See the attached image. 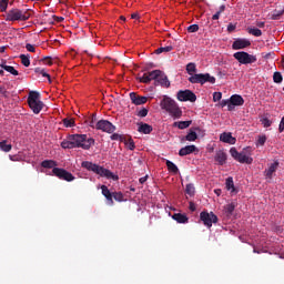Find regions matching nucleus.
Wrapping results in <instances>:
<instances>
[{
  "label": "nucleus",
  "mask_w": 284,
  "mask_h": 284,
  "mask_svg": "<svg viewBox=\"0 0 284 284\" xmlns=\"http://www.w3.org/2000/svg\"><path fill=\"white\" fill-rule=\"evenodd\" d=\"M252 45V42L245 38H237L233 43H232V49L233 50H245V48H250Z\"/></svg>",
  "instance_id": "obj_12"
},
{
  "label": "nucleus",
  "mask_w": 284,
  "mask_h": 284,
  "mask_svg": "<svg viewBox=\"0 0 284 284\" xmlns=\"http://www.w3.org/2000/svg\"><path fill=\"white\" fill-rule=\"evenodd\" d=\"M112 199H114V201H118L119 203L123 202V194L121 192H113Z\"/></svg>",
  "instance_id": "obj_43"
},
{
  "label": "nucleus",
  "mask_w": 284,
  "mask_h": 284,
  "mask_svg": "<svg viewBox=\"0 0 284 284\" xmlns=\"http://www.w3.org/2000/svg\"><path fill=\"white\" fill-rule=\"evenodd\" d=\"M283 16H284V10H275L273 11L271 19L273 21H278V19H281V17Z\"/></svg>",
  "instance_id": "obj_35"
},
{
  "label": "nucleus",
  "mask_w": 284,
  "mask_h": 284,
  "mask_svg": "<svg viewBox=\"0 0 284 284\" xmlns=\"http://www.w3.org/2000/svg\"><path fill=\"white\" fill-rule=\"evenodd\" d=\"M184 139L185 141H196V139H199V135L196 134V132L190 131Z\"/></svg>",
  "instance_id": "obj_38"
},
{
  "label": "nucleus",
  "mask_w": 284,
  "mask_h": 284,
  "mask_svg": "<svg viewBox=\"0 0 284 284\" xmlns=\"http://www.w3.org/2000/svg\"><path fill=\"white\" fill-rule=\"evenodd\" d=\"M200 219L206 227H212V223H219V216L214 212L203 211L200 213Z\"/></svg>",
  "instance_id": "obj_8"
},
{
  "label": "nucleus",
  "mask_w": 284,
  "mask_h": 284,
  "mask_svg": "<svg viewBox=\"0 0 284 284\" xmlns=\"http://www.w3.org/2000/svg\"><path fill=\"white\" fill-rule=\"evenodd\" d=\"M173 221H176V223H187L190 221V219L187 217V215L185 213H174L172 215Z\"/></svg>",
  "instance_id": "obj_21"
},
{
  "label": "nucleus",
  "mask_w": 284,
  "mask_h": 284,
  "mask_svg": "<svg viewBox=\"0 0 284 284\" xmlns=\"http://www.w3.org/2000/svg\"><path fill=\"white\" fill-rule=\"evenodd\" d=\"M221 99H223V93H221V92H214L213 93V101H214V103L221 101Z\"/></svg>",
  "instance_id": "obj_50"
},
{
  "label": "nucleus",
  "mask_w": 284,
  "mask_h": 284,
  "mask_svg": "<svg viewBox=\"0 0 284 284\" xmlns=\"http://www.w3.org/2000/svg\"><path fill=\"white\" fill-rule=\"evenodd\" d=\"M94 121H97V116H92V120L90 121V128H97V125H94Z\"/></svg>",
  "instance_id": "obj_60"
},
{
  "label": "nucleus",
  "mask_w": 284,
  "mask_h": 284,
  "mask_svg": "<svg viewBox=\"0 0 284 284\" xmlns=\"http://www.w3.org/2000/svg\"><path fill=\"white\" fill-rule=\"evenodd\" d=\"M81 168H84V170H88V172H93L94 174H98L99 176H102L104 179H111L112 181H119V175L112 173V171L99 165L94 164L90 161H83L81 163Z\"/></svg>",
  "instance_id": "obj_2"
},
{
  "label": "nucleus",
  "mask_w": 284,
  "mask_h": 284,
  "mask_svg": "<svg viewBox=\"0 0 284 284\" xmlns=\"http://www.w3.org/2000/svg\"><path fill=\"white\" fill-rule=\"evenodd\" d=\"M131 19H139V13H132Z\"/></svg>",
  "instance_id": "obj_64"
},
{
  "label": "nucleus",
  "mask_w": 284,
  "mask_h": 284,
  "mask_svg": "<svg viewBox=\"0 0 284 284\" xmlns=\"http://www.w3.org/2000/svg\"><path fill=\"white\" fill-rule=\"evenodd\" d=\"M234 30H236V24L230 23V24L227 26V32H234Z\"/></svg>",
  "instance_id": "obj_58"
},
{
  "label": "nucleus",
  "mask_w": 284,
  "mask_h": 284,
  "mask_svg": "<svg viewBox=\"0 0 284 284\" xmlns=\"http://www.w3.org/2000/svg\"><path fill=\"white\" fill-rule=\"evenodd\" d=\"M226 190H231V192H236V189H234V180L232 178H229L226 180Z\"/></svg>",
  "instance_id": "obj_40"
},
{
  "label": "nucleus",
  "mask_w": 284,
  "mask_h": 284,
  "mask_svg": "<svg viewBox=\"0 0 284 284\" xmlns=\"http://www.w3.org/2000/svg\"><path fill=\"white\" fill-rule=\"evenodd\" d=\"M64 128H74V119H63L62 120Z\"/></svg>",
  "instance_id": "obj_41"
},
{
  "label": "nucleus",
  "mask_w": 284,
  "mask_h": 284,
  "mask_svg": "<svg viewBox=\"0 0 284 284\" xmlns=\"http://www.w3.org/2000/svg\"><path fill=\"white\" fill-rule=\"evenodd\" d=\"M220 105H221V108H225V105H227V110L230 111V105H231L230 99L222 100L220 102Z\"/></svg>",
  "instance_id": "obj_53"
},
{
  "label": "nucleus",
  "mask_w": 284,
  "mask_h": 284,
  "mask_svg": "<svg viewBox=\"0 0 284 284\" xmlns=\"http://www.w3.org/2000/svg\"><path fill=\"white\" fill-rule=\"evenodd\" d=\"M166 168L169 172H172L173 174H179V166H176L174 162L166 160Z\"/></svg>",
  "instance_id": "obj_28"
},
{
  "label": "nucleus",
  "mask_w": 284,
  "mask_h": 284,
  "mask_svg": "<svg viewBox=\"0 0 284 284\" xmlns=\"http://www.w3.org/2000/svg\"><path fill=\"white\" fill-rule=\"evenodd\" d=\"M247 32H248V34H252L253 37H262L263 36V31H261V29H256V28H248Z\"/></svg>",
  "instance_id": "obj_36"
},
{
  "label": "nucleus",
  "mask_w": 284,
  "mask_h": 284,
  "mask_svg": "<svg viewBox=\"0 0 284 284\" xmlns=\"http://www.w3.org/2000/svg\"><path fill=\"white\" fill-rule=\"evenodd\" d=\"M219 19H221V12L217 11L215 14L212 16V20L219 21Z\"/></svg>",
  "instance_id": "obj_59"
},
{
  "label": "nucleus",
  "mask_w": 284,
  "mask_h": 284,
  "mask_svg": "<svg viewBox=\"0 0 284 284\" xmlns=\"http://www.w3.org/2000/svg\"><path fill=\"white\" fill-rule=\"evenodd\" d=\"M101 191L106 201H109V204L114 205V200L112 199L113 193L110 192V189L106 185H101Z\"/></svg>",
  "instance_id": "obj_19"
},
{
  "label": "nucleus",
  "mask_w": 284,
  "mask_h": 284,
  "mask_svg": "<svg viewBox=\"0 0 284 284\" xmlns=\"http://www.w3.org/2000/svg\"><path fill=\"white\" fill-rule=\"evenodd\" d=\"M267 141V136L260 135L257 139V145H265V142Z\"/></svg>",
  "instance_id": "obj_51"
},
{
  "label": "nucleus",
  "mask_w": 284,
  "mask_h": 284,
  "mask_svg": "<svg viewBox=\"0 0 284 284\" xmlns=\"http://www.w3.org/2000/svg\"><path fill=\"white\" fill-rule=\"evenodd\" d=\"M54 176L60 179V181H67L68 183H72L74 181V175L68 172L65 169L54 168L52 170Z\"/></svg>",
  "instance_id": "obj_9"
},
{
  "label": "nucleus",
  "mask_w": 284,
  "mask_h": 284,
  "mask_svg": "<svg viewBox=\"0 0 284 284\" xmlns=\"http://www.w3.org/2000/svg\"><path fill=\"white\" fill-rule=\"evenodd\" d=\"M36 74H41L42 77L47 78L49 83L52 82V79L50 78V75L48 74V72H45V69H41V68H36L34 69Z\"/></svg>",
  "instance_id": "obj_32"
},
{
  "label": "nucleus",
  "mask_w": 284,
  "mask_h": 284,
  "mask_svg": "<svg viewBox=\"0 0 284 284\" xmlns=\"http://www.w3.org/2000/svg\"><path fill=\"white\" fill-rule=\"evenodd\" d=\"M95 130H101L102 132H106L108 134H112L114 130H116V126L112 124V122L108 120H100L95 123Z\"/></svg>",
  "instance_id": "obj_10"
},
{
  "label": "nucleus",
  "mask_w": 284,
  "mask_h": 284,
  "mask_svg": "<svg viewBox=\"0 0 284 284\" xmlns=\"http://www.w3.org/2000/svg\"><path fill=\"white\" fill-rule=\"evenodd\" d=\"M189 210H190L191 212H196V204H194V202H190V204H189Z\"/></svg>",
  "instance_id": "obj_57"
},
{
  "label": "nucleus",
  "mask_w": 284,
  "mask_h": 284,
  "mask_svg": "<svg viewBox=\"0 0 284 284\" xmlns=\"http://www.w3.org/2000/svg\"><path fill=\"white\" fill-rule=\"evenodd\" d=\"M154 85H161V88H170V80L163 71H161V74H159L156 82H154Z\"/></svg>",
  "instance_id": "obj_15"
},
{
  "label": "nucleus",
  "mask_w": 284,
  "mask_h": 284,
  "mask_svg": "<svg viewBox=\"0 0 284 284\" xmlns=\"http://www.w3.org/2000/svg\"><path fill=\"white\" fill-rule=\"evenodd\" d=\"M138 79H139L140 83H150L151 82L149 73H144L142 77H140Z\"/></svg>",
  "instance_id": "obj_45"
},
{
  "label": "nucleus",
  "mask_w": 284,
  "mask_h": 284,
  "mask_svg": "<svg viewBox=\"0 0 284 284\" xmlns=\"http://www.w3.org/2000/svg\"><path fill=\"white\" fill-rule=\"evenodd\" d=\"M230 154H231V156H233V159L236 161V160L239 159V154H241V153H239V151L236 150V148H231Z\"/></svg>",
  "instance_id": "obj_49"
},
{
  "label": "nucleus",
  "mask_w": 284,
  "mask_h": 284,
  "mask_svg": "<svg viewBox=\"0 0 284 284\" xmlns=\"http://www.w3.org/2000/svg\"><path fill=\"white\" fill-rule=\"evenodd\" d=\"M1 68L4 69L6 72H9L10 74H12L13 77H19V71H17V69H14V67L8 65V64H2Z\"/></svg>",
  "instance_id": "obj_29"
},
{
  "label": "nucleus",
  "mask_w": 284,
  "mask_h": 284,
  "mask_svg": "<svg viewBox=\"0 0 284 284\" xmlns=\"http://www.w3.org/2000/svg\"><path fill=\"white\" fill-rule=\"evenodd\" d=\"M215 161L219 163V165H225L227 162V153L224 151H217L215 154Z\"/></svg>",
  "instance_id": "obj_20"
},
{
  "label": "nucleus",
  "mask_w": 284,
  "mask_h": 284,
  "mask_svg": "<svg viewBox=\"0 0 284 284\" xmlns=\"http://www.w3.org/2000/svg\"><path fill=\"white\" fill-rule=\"evenodd\" d=\"M28 105L33 114H39L45 104L41 101V93L39 91H30L28 95Z\"/></svg>",
  "instance_id": "obj_5"
},
{
  "label": "nucleus",
  "mask_w": 284,
  "mask_h": 284,
  "mask_svg": "<svg viewBox=\"0 0 284 284\" xmlns=\"http://www.w3.org/2000/svg\"><path fill=\"white\" fill-rule=\"evenodd\" d=\"M0 150L2 152H10L12 150V144H8V141L3 140L0 142Z\"/></svg>",
  "instance_id": "obj_31"
},
{
  "label": "nucleus",
  "mask_w": 284,
  "mask_h": 284,
  "mask_svg": "<svg viewBox=\"0 0 284 284\" xmlns=\"http://www.w3.org/2000/svg\"><path fill=\"white\" fill-rule=\"evenodd\" d=\"M172 50H174V47L172 45L160 47L155 50V54H163V52H172Z\"/></svg>",
  "instance_id": "obj_34"
},
{
  "label": "nucleus",
  "mask_w": 284,
  "mask_h": 284,
  "mask_svg": "<svg viewBox=\"0 0 284 284\" xmlns=\"http://www.w3.org/2000/svg\"><path fill=\"white\" fill-rule=\"evenodd\" d=\"M26 49L28 50V52H37V48H34V45L30 43L26 44Z\"/></svg>",
  "instance_id": "obj_55"
},
{
  "label": "nucleus",
  "mask_w": 284,
  "mask_h": 284,
  "mask_svg": "<svg viewBox=\"0 0 284 284\" xmlns=\"http://www.w3.org/2000/svg\"><path fill=\"white\" fill-rule=\"evenodd\" d=\"M21 63L24 68H30V55L21 54L20 55Z\"/></svg>",
  "instance_id": "obj_37"
},
{
  "label": "nucleus",
  "mask_w": 284,
  "mask_h": 284,
  "mask_svg": "<svg viewBox=\"0 0 284 284\" xmlns=\"http://www.w3.org/2000/svg\"><path fill=\"white\" fill-rule=\"evenodd\" d=\"M190 125H192V120L173 123V128H179V130H186V128H190Z\"/></svg>",
  "instance_id": "obj_25"
},
{
  "label": "nucleus",
  "mask_w": 284,
  "mask_h": 284,
  "mask_svg": "<svg viewBox=\"0 0 284 284\" xmlns=\"http://www.w3.org/2000/svg\"><path fill=\"white\" fill-rule=\"evenodd\" d=\"M57 161L54 160H44L41 162V168H44L45 170H54L57 168Z\"/></svg>",
  "instance_id": "obj_24"
},
{
  "label": "nucleus",
  "mask_w": 284,
  "mask_h": 284,
  "mask_svg": "<svg viewBox=\"0 0 284 284\" xmlns=\"http://www.w3.org/2000/svg\"><path fill=\"white\" fill-rule=\"evenodd\" d=\"M42 62L45 65H52V58L51 57H45V58L42 59Z\"/></svg>",
  "instance_id": "obj_54"
},
{
  "label": "nucleus",
  "mask_w": 284,
  "mask_h": 284,
  "mask_svg": "<svg viewBox=\"0 0 284 284\" xmlns=\"http://www.w3.org/2000/svg\"><path fill=\"white\" fill-rule=\"evenodd\" d=\"M196 152V145H186L179 151V156H187L189 154H194Z\"/></svg>",
  "instance_id": "obj_17"
},
{
  "label": "nucleus",
  "mask_w": 284,
  "mask_h": 284,
  "mask_svg": "<svg viewBox=\"0 0 284 284\" xmlns=\"http://www.w3.org/2000/svg\"><path fill=\"white\" fill-rule=\"evenodd\" d=\"M160 105L162 110H165V112H168L173 119H181V116H183V111L181 110L176 101H174L170 97H164Z\"/></svg>",
  "instance_id": "obj_3"
},
{
  "label": "nucleus",
  "mask_w": 284,
  "mask_h": 284,
  "mask_svg": "<svg viewBox=\"0 0 284 284\" xmlns=\"http://www.w3.org/2000/svg\"><path fill=\"white\" fill-rule=\"evenodd\" d=\"M61 148L63 150H74V143L72 140V135H68L67 140L61 142Z\"/></svg>",
  "instance_id": "obj_22"
},
{
  "label": "nucleus",
  "mask_w": 284,
  "mask_h": 284,
  "mask_svg": "<svg viewBox=\"0 0 284 284\" xmlns=\"http://www.w3.org/2000/svg\"><path fill=\"white\" fill-rule=\"evenodd\" d=\"M230 103L229 104V112H232L234 111V108L235 106H241L245 103V100L243 99V97L239 95V94H233L231 98H230Z\"/></svg>",
  "instance_id": "obj_13"
},
{
  "label": "nucleus",
  "mask_w": 284,
  "mask_h": 284,
  "mask_svg": "<svg viewBox=\"0 0 284 284\" xmlns=\"http://www.w3.org/2000/svg\"><path fill=\"white\" fill-rule=\"evenodd\" d=\"M185 194L189 196H194V194H196V187H194L192 183L186 184Z\"/></svg>",
  "instance_id": "obj_30"
},
{
  "label": "nucleus",
  "mask_w": 284,
  "mask_h": 284,
  "mask_svg": "<svg viewBox=\"0 0 284 284\" xmlns=\"http://www.w3.org/2000/svg\"><path fill=\"white\" fill-rule=\"evenodd\" d=\"M123 143H125L128 150L132 151L136 148V145L134 144V140H132V139H129L128 141L124 140Z\"/></svg>",
  "instance_id": "obj_44"
},
{
  "label": "nucleus",
  "mask_w": 284,
  "mask_h": 284,
  "mask_svg": "<svg viewBox=\"0 0 284 284\" xmlns=\"http://www.w3.org/2000/svg\"><path fill=\"white\" fill-rule=\"evenodd\" d=\"M138 132H141L142 134H150L152 132V125L148 123H141Z\"/></svg>",
  "instance_id": "obj_26"
},
{
  "label": "nucleus",
  "mask_w": 284,
  "mask_h": 284,
  "mask_svg": "<svg viewBox=\"0 0 284 284\" xmlns=\"http://www.w3.org/2000/svg\"><path fill=\"white\" fill-rule=\"evenodd\" d=\"M0 94L4 97V99H8V90H6V87H0Z\"/></svg>",
  "instance_id": "obj_56"
},
{
  "label": "nucleus",
  "mask_w": 284,
  "mask_h": 284,
  "mask_svg": "<svg viewBox=\"0 0 284 284\" xmlns=\"http://www.w3.org/2000/svg\"><path fill=\"white\" fill-rule=\"evenodd\" d=\"M220 141H222V143H229L230 145H234L236 143V138L232 136L231 132H223L220 135Z\"/></svg>",
  "instance_id": "obj_16"
},
{
  "label": "nucleus",
  "mask_w": 284,
  "mask_h": 284,
  "mask_svg": "<svg viewBox=\"0 0 284 284\" xmlns=\"http://www.w3.org/2000/svg\"><path fill=\"white\" fill-rule=\"evenodd\" d=\"M234 210H236V204L234 202L224 206V212L226 216H232V214H234Z\"/></svg>",
  "instance_id": "obj_27"
},
{
  "label": "nucleus",
  "mask_w": 284,
  "mask_h": 284,
  "mask_svg": "<svg viewBox=\"0 0 284 284\" xmlns=\"http://www.w3.org/2000/svg\"><path fill=\"white\" fill-rule=\"evenodd\" d=\"M130 99L134 105H145L148 103V97H141L135 92L130 93Z\"/></svg>",
  "instance_id": "obj_14"
},
{
  "label": "nucleus",
  "mask_w": 284,
  "mask_h": 284,
  "mask_svg": "<svg viewBox=\"0 0 284 284\" xmlns=\"http://www.w3.org/2000/svg\"><path fill=\"white\" fill-rule=\"evenodd\" d=\"M139 181H140L141 185H143V183H145V181H148V175L140 178Z\"/></svg>",
  "instance_id": "obj_63"
},
{
  "label": "nucleus",
  "mask_w": 284,
  "mask_h": 284,
  "mask_svg": "<svg viewBox=\"0 0 284 284\" xmlns=\"http://www.w3.org/2000/svg\"><path fill=\"white\" fill-rule=\"evenodd\" d=\"M234 59L239 61L242 65H247L250 63H256V55H252L245 51H239L233 54Z\"/></svg>",
  "instance_id": "obj_7"
},
{
  "label": "nucleus",
  "mask_w": 284,
  "mask_h": 284,
  "mask_svg": "<svg viewBox=\"0 0 284 284\" xmlns=\"http://www.w3.org/2000/svg\"><path fill=\"white\" fill-rule=\"evenodd\" d=\"M176 99L181 102L190 101L191 103H194L196 101V94L190 90H180L176 94Z\"/></svg>",
  "instance_id": "obj_11"
},
{
  "label": "nucleus",
  "mask_w": 284,
  "mask_h": 284,
  "mask_svg": "<svg viewBox=\"0 0 284 284\" xmlns=\"http://www.w3.org/2000/svg\"><path fill=\"white\" fill-rule=\"evenodd\" d=\"M73 148H81L82 150H90L94 145L93 138H88V134H71Z\"/></svg>",
  "instance_id": "obj_6"
},
{
  "label": "nucleus",
  "mask_w": 284,
  "mask_h": 284,
  "mask_svg": "<svg viewBox=\"0 0 284 284\" xmlns=\"http://www.w3.org/2000/svg\"><path fill=\"white\" fill-rule=\"evenodd\" d=\"M148 112H150L148 109L142 108V109L138 112V116H140L141 119H145V116H148Z\"/></svg>",
  "instance_id": "obj_48"
},
{
  "label": "nucleus",
  "mask_w": 284,
  "mask_h": 284,
  "mask_svg": "<svg viewBox=\"0 0 284 284\" xmlns=\"http://www.w3.org/2000/svg\"><path fill=\"white\" fill-rule=\"evenodd\" d=\"M236 161H239V163H246L247 165H252V162L254 161V159L247 156L244 153H240L237 155V160Z\"/></svg>",
  "instance_id": "obj_23"
},
{
  "label": "nucleus",
  "mask_w": 284,
  "mask_h": 284,
  "mask_svg": "<svg viewBox=\"0 0 284 284\" xmlns=\"http://www.w3.org/2000/svg\"><path fill=\"white\" fill-rule=\"evenodd\" d=\"M273 81L274 83H283V74H281L278 71L274 72Z\"/></svg>",
  "instance_id": "obj_39"
},
{
  "label": "nucleus",
  "mask_w": 284,
  "mask_h": 284,
  "mask_svg": "<svg viewBox=\"0 0 284 284\" xmlns=\"http://www.w3.org/2000/svg\"><path fill=\"white\" fill-rule=\"evenodd\" d=\"M261 123H262V125H263L264 128H271V126H272V121H271L270 119H267V118H263V119L261 120Z\"/></svg>",
  "instance_id": "obj_47"
},
{
  "label": "nucleus",
  "mask_w": 284,
  "mask_h": 284,
  "mask_svg": "<svg viewBox=\"0 0 284 284\" xmlns=\"http://www.w3.org/2000/svg\"><path fill=\"white\" fill-rule=\"evenodd\" d=\"M276 170H278V161H275L274 163H272L268 169H266L264 171V175L266 176V179L272 180V176L274 174V172H276Z\"/></svg>",
  "instance_id": "obj_18"
},
{
  "label": "nucleus",
  "mask_w": 284,
  "mask_h": 284,
  "mask_svg": "<svg viewBox=\"0 0 284 284\" xmlns=\"http://www.w3.org/2000/svg\"><path fill=\"white\" fill-rule=\"evenodd\" d=\"M187 32H199V24H191L187 27Z\"/></svg>",
  "instance_id": "obj_52"
},
{
  "label": "nucleus",
  "mask_w": 284,
  "mask_h": 284,
  "mask_svg": "<svg viewBox=\"0 0 284 284\" xmlns=\"http://www.w3.org/2000/svg\"><path fill=\"white\" fill-rule=\"evenodd\" d=\"M220 14H223V12H225V4H222L220 8H219V11Z\"/></svg>",
  "instance_id": "obj_62"
},
{
  "label": "nucleus",
  "mask_w": 284,
  "mask_h": 284,
  "mask_svg": "<svg viewBox=\"0 0 284 284\" xmlns=\"http://www.w3.org/2000/svg\"><path fill=\"white\" fill-rule=\"evenodd\" d=\"M150 81H158L159 74H161V70H153L151 72H148Z\"/></svg>",
  "instance_id": "obj_33"
},
{
  "label": "nucleus",
  "mask_w": 284,
  "mask_h": 284,
  "mask_svg": "<svg viewBox=\"0 0 284 284\" xmlns=\"http://www.w3.org/2000/svg\"><path fill=\"white\" fill-rule=\"evenodd\" d=\"M186 72L191 75L189 78L190 83H200V85H205V83L214 85V83H216V78L212 77L210 73L194 74V72H196V64L194 62L186 64Z\"/></svg>",
  "instance_id": "obj_1"
},
{
  "label": "nucleus",
  "mask_w": 284,
  "mask_h": 284,
  "mask_svg": "<svg viewBox=\"0 0 284 284\" xmlns=\"http://www.w3.org/2000/svg\"><path fill=\"white\" fill-rule=\"evenodd\" d=\"M10 0H1L0 1V11L6 12L8 10V3Z\"/></svg>",
  "instance_id": "obj_46"
},
{
  "label": "nucleus",
  "mask_w": 284,
  "mask_h": 284,
  "mask_svg": "<svg viewBox=\"0 0 284 284\" xmlns=\"http://www.w3.org/2000/svg\"><path fill=\"white\" fill-rule=\"evenodd\" d=\"M255 26H256L257 28H265V22H263V21H257V22L255 23Z\"/></svg>",
  "instance_id": "obj_61"
},
{
  "label": "nucleus",
  "mask_w": 284,
  "mask_h": 284,
  "mask_svg": "<svg viewBox=\"0 0 284 284\" xmlns=\"http://www.w3.org/2000/svg\"><path fill=\"white\" fill-rule=\"evenodd\" d=\"M32 17L30 9H11L4 14L6 21H28Z\"/></svg>",
  "instance_id": "obj_4"
},
{
  "label": "nucleus",
  "mask_w": 284,
  "mask_h": 284,
  "mask_svg": "<svg viewBox=\"0 0 284 284\" xmlns=\"http://www.w3.org/2000/svg\"><path fill=\"white\" fill-rule=\"evenodd\" d=\"M111 141H121V143H123L125 141V138L119 133H113L111 135Z\"/></svg>",
  "instance_id": "obj_42"
}]
</instances>
